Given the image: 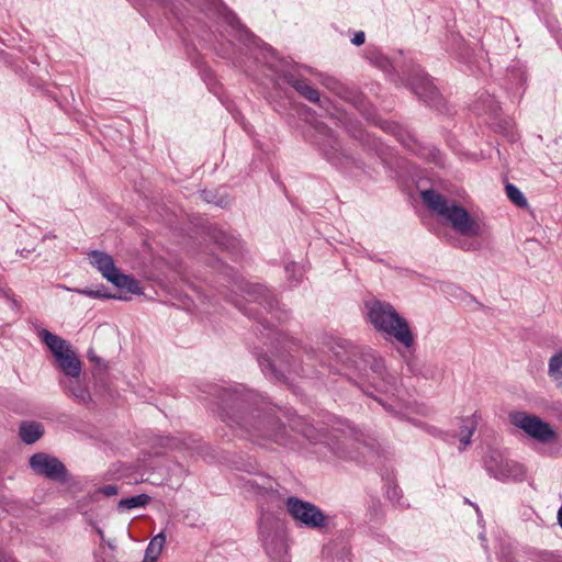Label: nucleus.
Returning a JSON list of instances; mask_svg holds the SVG:
<instances>
[{"label":"nucleus","mask_w":562,"mask_h":562,"mask_svg":"<svg viewBox=\"0 0 562 562\" xmlns=\"http://www.w3.org/2000/svg\"><path fill=\"white\" fill-rule=\"evenodd\" d=\"M369 322L375 330L395 339L406 348L414 344L408 323L387 302L374 300L366 304Z\"/></svg>","instance_id":"obj_1"},{"label":"nucleus","mask_w":562,"mask_h":562,"mask_svg":"<svg viewBox=\"0 0 562 562\" xmlns=\"http://www.w3.org/2000/svg\"><path fill=\"white\" fill-rule=\"evenodd\" d=\"M422 198L432 212L442 216L460 235H481L480 223L472 218L465 209L456 203H449L443 195L434 190L423 191Z\"/></svg>","instance_id":"obj_2"},{"label":"nucleus","mask_w":562,"mask_h":562,"mask_svg":"<svg viewBox=\"0 0 562 562\" xmlns=\"http://www.w3.org/2000/svg\"><path fill=\"white\" fill-rule=\"evenodd\" d=\"M38 335L55 357L58 368L67 376L78 379L81 373V361L71 345L47 329H42Z\"/></svg>","instance_id":"obj_3"},{"label":"nucleus","mask_w":562,"mask_h":562,"mask_svg":"<svg viewBox=\"0 0 562 562\" xmlns=\"http://www.w3.org/2000/svg\"><path fill=\"white\" fill-rule=\"evenodd\" d=\"M231 427H238L251 437H271L278 441L277 423L260 412H236L227 416Z\"/></svg>","instance_id":"obj_4"},{"label":"nucleus","mask_w":562,"mask_h":562,"mask_svg":"<svg viewBox=\"0 0 562 562\" xmlns=\"http://www.w3.org/2000/svg\"><path fill=\"white\" fill-rule=\"evenodd\" d=\"M91 265L104 279L120 289H125L132 294H140L139 283L132 277L122 273L114 263L113 258L103 251L93 250L89 254Z\"/></svg>","instance_id":"obj_5"},{"label":"nucleus","mask_w":562,"mask_h":562,"mask_svg":"<svg viewBox=\"0 0 562 562\" xmlns=\"http://www.w3.org/2000/svg\"><path fill=\"white\" fill-rule=\"evenodd\" d=\"M285 507L290 516L301 526L321 529L327 525L324 513L310 502L292 496L285 501Z\"/></svg>","instance_id":"obj_6"},{"label":"nucleus","mask_w":562,"mask_h":562,"mask_svg":"<svg viewBox=\"0 0 562 562\" xmlns=\"http://www.w3.org/2000/svg\"><path fill=\"white\" fill-rule=\"evenodd\" d=\"M510 422L517 428L524 430L529 437L541 443H551L558 439L557 432L552 426L538 416L516 412L510 414Z\"/></svg>","instance_id":"obj_7"},{"label":"nucleus","mask_w":562,"mask_h":562,"mask_svg":"<svg viewBox=\"0 0 562 562\" xmlns=\"http://www.w3.org/2000/svg\"><path fill=\"white\" fill-rule=\"evenodd\" d=\"M30 467L37 474L49 480L65 482L67 470L61 461L50 454L40 452L30 458Z\"/></svg>","instance_id":"obj_8"},{"label":"nucleus","mask_w":562,"mask_h":562,"mask_svg":"<svg viewBox=\"0 0 562 562\" xmlns=\"http://www.w3.org/2000/svg\"><path fill=\"white\" fill-rule=\"evenodd\" d=\"M43 427L37 423H25L20 427V437L21 439L27 443H34L43 436Z\"/></svg>","instance_id":"obj_9"},{"label":"nucleus","mask_w":562,"mask_h":562,"mask_svg":"<svg viewBox=\"0 0 562 562\" xmlns=\"http://www.w3.org/2000/svg\"><path fill=\"white\" fill-rule=\"evenodd\" d=\"M165 543L166 537L164 533L155 536L147 546L143 562H156L161 554Z\"/></svg>","instance_id":"obj_10"},{"label":"nucleus","mask_w":562,"mask_h":562,"mask_svg":"<svg viewBox=\"0 0 562 562\" xmlns=\"http://www.w3.org/2000/svg\"><path fill=\"white\" fill-rule=\"evenodd\" d=\"M68 393L79 403H88L90 401V393L77 379L69 380L66 383Z\"/></svg>","instance_id":"obj_11"},{"label":"nucleus","mask_w":562,"mask_h":562,"mask_svg":"<svg viewBox=\"0 0 562 562\" xmlns=\"http://www.w3.org/2000/svg\"><path fill=\"white\" fill-rule=\"evenodd\" d=\"M476 429V422L473 418L461 420L459 438L463 448L470 445L471 437Z\"/></svg>","instance_id":"obj_12"},{"label":"nucleus","mask_w":562,"mask_h":562,"mask_svg":"<svg viewBox=\"0 0 562 562\" xmlns=\"http://www.w3.org/2000/svg\"><path fill=\"white\" fill-rule=\"evenodd\" d=\"M150 501V497L146 494L135 495L128 498L121 499L119 503V509H133L146 506Z\"/></svg>","instance_id":"obj_13"},{"label":"nucleus","mask_w":562,"mask_h":562,"mask_svg":"<svg viewBox=\"0 0 562 562\" xmlns=\"http://www.w3.org/2000/svg\"><path fill=\"white\" fill-rule=\"evenodd\" d=\"M292 86L294 89L303 95L305 99H307L311 102H318L319 100V93L316 89L307 85L306 82L302 80H295Z\"/></svg>","instance_id":"obj_14"},{"label":"nucleus","mask_w":562,"mask_h":562,"mask_svg":"<svg viewBox=\"0 0 562 562\" xmlns=\"http://www.w3.org/2000/svg\"><path fill=\"white\" fill-rule=\"evenodd\" d=\"M549 374L553 380L562 382V350L550 359Z\"/></svg>","instance_id":"obj_15"},{"label":"nucleus","mask_w":562,"mask_h":562,"mask_svg":"<svg viewBox=\"0 0 562 562\" xmlns=\"http://www.w3.org/2000/svg\"><path fill=\"white\" fill-rule=\"evenodd\" d=\"M506 193L509 200L517 206H526L528 204L527 199L516 186L507 183Z\"/></svg>","instance_id":"obj_16"},{"label":"nucleus","mask_w":562,"mask_h":562,"mask_svg":"<svg viewBox=\"0 0 562 562\" xmlns=\"http://www.w3.org/2000/svg\"><path fill=\"white\" fill-rule=\"evenodd\" d=\"M355 446V441L351 438H344L342 441H337L333 443V449H335L338 453L345 454L348 458H357L353 453L352 449Z\"/></svg>","instance_id":"obj_17"},{"label":"nucleus","mask_w":562,"mask_h":562,"mask_svg":"<svg viewBox=\"0 0 562 562\" xmlns=\"http://www.w3.org/2000/svg\"><path fill=\"white\" fill-rule=\"evenodd\" d=\"M75 291L79 294L93 299H116V296L103 293L100 290L76 289Z\"/></svg>","instance_id":"obj_18"},{"label":"nucleus","mask_w":562,"mask_h":562,"mask_svg":"<svg viewBox=\"0 0 562 562\" xmlns=\"http://www.w3.org/2000/svg\"><path fill=\"white\" fill-rule=\"evenodd\" d=\"M101 493L106 496H113L117 494V487L115 485H106L101 488Z\"/></svg>","instance_id":"obj_19"},{"label":"nucleus","mask_w":562,"mask_h":562,"mask_svg":"<svg viewBox=\"0 0 562 562\" xmlns=\"http://www.w3.org/2000/svg\"><path fill=\"white\" fill-rule=\"evenodd\" d=\"M364 40H366L364 33H363L362 31H359V32H357V33L353 35V37H352L351 42H352L355 45L359 46V45H361V44H363V43H364Z\"/></svg>","instance_id":"obj_20"},{"label":"nucleus","mask_w":562,"mask_h":562,"mask_svg":"<svg viewBox=\"0 0 562 562\" xmlns=\"http://www.w3.org/2000/svg\"><path fill=\"white\" fill-rule=\"evenodd\" d=\"M313 432H314V429L312 427H308L306 430H304V436L311 440L321 441V439L318 437L314 436Z\"/></svg>","instance_id":"obj_21"},{"label":"nucleus","mask_w":562,"mask_h":562,"mask_svg":"<svg viewBox=\"0 0 562 562\" xmlns=\"http://www.w3.org/2000/svg\"><path fill=\"white\" fill-rule=\"evenodd\" d=\"M352 440L355 441V445L358 443V441H356L355 439H352ZM353 448H356V450H359V447L353 446Z\"/></svg>","instance_id":"obj_22"},{"label":"nucleus","mask_w":562,"mask_h":562,"mask_svg":"<svg viewBox=\"0 0 562 562\" xmlns=\"http://www.w3.org/2000/svg\"><path fill=\"white\" fill-rule=\"evenodd\" d=\"M99 535L101 536V538H103V532L102 530H98Z\"/></svg>","instance_id":"obj_23"}]
</instances>
